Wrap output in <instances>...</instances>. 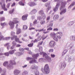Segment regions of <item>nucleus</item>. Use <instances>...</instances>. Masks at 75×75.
I'll use <instances>...</instances> for the list:
<instances>
[{"instance_id": "nucleus-49", "label": "nucleus", "mask_w": 75, "mask_h": 75, "mask_svg": "<svg viewBox=\"0 0 75 75\" xmlns=\"http://www.w3.org/2000/svg\"><path fill=\"white\" fill-rule=\"evenodd\" d=\"M52 29V28L50 27L47 29V31H51Z\"/></svg>"}, {"instance_id": "nucleus-51", "label": "nucleus", "mask_w": 75, "mask_h": 75, "mask_svg": "<svg viewBox=\"0 0 75 75\" xmlns=\"http://www.w3.org/2000/svg\"><path fill=\"white\" fill-rule=\"evenodd\" d=\"M37 40H41V36H39L37 38Z\"/></svg>"}, {"instance_id": "nucleus-29", "label": "nucleus", "mask_w": 75, "mask_h": 75, "mask_svg": "<svg viewBox=\"0 0 75 75\" xmlns=\"http://www.w3.org/2000/svg\"><path fill=\"white\" fill-rule=\"evenodd\" d=\"M58 18H59V15H55L54 16V19H58Z\"/></svg>"}, {"instance_id": "nucleus-53", "label": "nucleus", "mask_w": 75, "mask_h": 75, "mask_svg": "<svg viewBox=\"0 0 75 75\" xmlns=\"http://www.w3.org/2000/svg\"><path fill=\"white\" fill-rule=\"evenodd\" d=\"M5 55H6V56H7L8 57L9 56V53L8 52H6L4 53Z\"/></svg>"}, {"instance_id": "nucleus-19", "label": "nucleus", "mask_w": 75, "mask_h": 75, "mask_svg": "<svg viewBox=\"0 0 75 75\" xmlns=\"http://www.w3.org/2000/svg\"><path fill=\"white\" fill-rule=\"evenodd\" d=\"M65 67H66V64L65 62H64L63 63L61 64V68L64 69Z\"/></svg>"}, {"instance_id": "nucleus-3", "label": "nucleus", "mask_w": 75, "mask_h": 75, "mask_svg": "<svg viewBox=\"0 0 75 75\" xmlns=\"http://www.w3.org/2000/svg\"><path fill=\"white\" fill-rule=\"evenodd\" d=\"M15 34V32H12L11 33V35L13 37H12L11 38V40H14V38H15V40L16 42H18L19 43H21L23 42H21L19 40V39L18 38H17V36H16L14 35Z\"/></svg>"}, {"instance_id": "nucleus-62", "label": "nucleus", "mask_w": 75, "mask_h": 75, "mask_svg": "<svg viewBox=\"0 0 75 75\" xmlns=\"http://www.w3.org/2000/svg\"><path fill=\"white\" fill-rule=\"evenodd\" d=\"M41 70L42 72L43 73H44L45 72V71L44 69V68H42L41 69Z\"/></svg>"}, {"instance_id": "nucleus-50", "label": "nucleus", "mask_w": 75, "mask_h": 75, "mask_svg": "<svg viewBox=\"0 0 75 75\" xmlns=\"http://www.w3.org/2000/svg\"><path fill=\"white\" fill-rule=\"evenodd\" d=\"M5 20V18L4 17H1L0 18V21H4Z\"/></svg>"}, {"instance_id": "nucleus-42", "label": "nucleus", "mask_w": 75, "mask_h": 75, "mask_svg": "<svg viewBox=\"0 0 75 75\" xmlns=\"http://www.w3.org/2000/svg\"><path fill=\"white\" fill-rule=\"evenodd\" d=\"M12 44L13 45L15 46V45H17V43L15 41H13L12 42Z\"/></svg>"}, {"instance_id": "nucleus-57", "label": "nucleus", "mask_w": 75, "mask_h": 75, "mask_svg": "<svg viewBox=\"0 0 75 75\" xmlns=\"http://www.w3.org/2000/svg\"><path fill=\"white\" fill-rule=\"evenodd\" d=\"M65 59L66 61L68 60V59H69V56H66L65 57Z\"/></svg>"}, {"instance_id": "nucleus-1", "label": "nucleus", "mask_w": 75, "mask_h": 75, "mask_svg": "<svg viewBox=\"0 0 75 75\" xmlns=\"http://www.w3.org/2000/svg\"><path fill=\"white\" fill-rule=\"evenodd\" d=\"M54 2L59 1V2L61 3L60 7V10H62L60 12V15H62V14H65L67 12V9L66 8H64L65 7V5L67 4L66 1H63V0H54Z\"/></svg>"}, {"instance_id": "nucleus-48", "label": "nucleus", "mask_w": 75, "mask_h": 75, "mask_svg": "<svg viewBox=\"0 0 75 75\" xmlns=\"http://www.w3.org/2000/svg\"><path fill=\"white\" fill-rule=\"evenodd\" d=\"M31 42H33L34 43H35V42H38V40L37 39H35L34 41L32 40L31 41Z\"/></svg>"}, {"instance_id": "nucleus-37", "label": "nucleus", "mask_w": 75, "mask_h": 75, "mask_svg": "<svg viewBox=\"0 0 75 75\" xmlns=\"http://www.w3.org/2000/svg\"><path fill=\"white\" fill-rule=\"evenodd\" d=\"M45 21L44 20L43 21H42L40 22V24L41 25H43V24H45Z\"/></svg>"}, {"instance_id": "nucleus-26", "label": "nucleus", "mask_w": 75, "mask_h": 75, "mask_svg": "<svg viewBox=\"0 0 75 75\" xmlns=\"http://www.w3.org/2000/svg\"><path fill=\"white\" fill-rule=\"evenodd\" d=\"M21 29L20 28L17 29L16 34H19L21 33Z\"/></svg>"}, {"instance_id": "nucleus-22", "label": "nucleus", "mask_w": 75, "mask_h": 75, "mask_svg": "<svg viewBox=\"0 0 75 75\" xmlns=\"http://www.w3.org/2000/svg\"><path fill=\"white\" fill-rule=\"evenodd\" d=\"M37 13V10L35 9H33L30 12V14H35Z\"/></svg>"}, {"instance_id": "nucleus-52", "label": "nucleus", "mask_w": 75, "mask_h": 75, "mask_svg": "<svg viewBox=\"0 0 75 75\" xmlns=\"http://www.w3.org/2000/svg\"><path fill=\"white\" fill-rule=\"evenodd\" d=\"M51 58H54L55 57V54H51Z\"/></svg>"}, {"instance_id": "nucleus-34", "label": "nucleus", "mask_w": 75, "mask_h": 75, "mask_svg": "<svg viewBox=\"0 0 75 75\" xmlns=\"http://www.w3.org/2000/svg\"><path fill=\"white\" fill-rule=\"evenodd\" d=\"M42 54H43V57H45H45H46L47 55H47V53L44 52H42Z\"/></svg>"}, {"instance_id": "nucleus-39", "label": "nucleus", "mask_w": 75, "mask_h": 75, "mask_svg": "<svg viewBox=\"0 0 75 75\" xmlns=\"http://www.w3.org/2000/svg\"><path fill=\"white\" fill-rule=\"evenodd\" d=\"M34 72L35 75H39V71H38L36 70Z\"/></svg>"}, {"instance_id": "nucleus-24", "label": "nucleus", "mask_w": 75, "mask_h": 75, "mask_svg": "<svg viewBox=\"0 0 75 75\" xmlns=\"http://www.w3.org/2000/svg\"><path fill=\"white\" fill-rule=\"evenodd\" d=\"M75 4V2L74 1L71 4V5L69 6L68 7V8L69 9L71 7H72V6H74V5Z\"/></svg>"}, {"instance_id": "nucleus-47", "label": "nucleus", "mask_w": 75, "mask_h": 75, "mask_svg": "<svg viewBox=\"0 0 75 75\" xmlns=\"http://www.w3.org/2000/svg\"><path fill=\"white\" fill-rule=\"evenodd\" d=\"M10 4H11V3H8L7 4V6H6L7 8H9Z\"/></svg>"}, {"instance_id": "nucleus-43", "label": "nucleus", "mask_w": 75, "mask_h": 75, "mask_svg": "<svg viewBox=\"0 0 75 75\" xmlns=\"http://www.w3.org/2000/svg\"><path fill=\"white\" fill-rule=\"evenodd\" d=\"M28 72L27 71H23V75H26V74H27Z\"/></svg>"}, {"instance_id": "nucleus-2", "label": "nucleus", "mask_w": 75, "mask_h": 75, "mask_svg": "<svg viewBox=\"0 0 75 75\" xmlns=\"http://www.w3.org/2000/svg\"><path fill=\"white\" fill-rule=\"evenodd\" d=\"M67 49L68 50H69L71 49L70 50V52L71 54H73L75 52V46H74V44L73 43H71L70 44L68 45L67 47Z\"/></svg>"}, {"instance_id": "nucleus-38", "label": "nucleus", "mask_w": 75, "mask_h": 75, "mask_svg": "<svg viewBox=\"0 0 75 75\" xmlns=\"http://www.w3.org/2000/svg\"><path fill=\"white\" fill-rule=\"evenodd\" d=\"M42 17L41 16H39L38 17V20H39L40 21H41L42 20Z\"/></svg>"}, {"instance_id": "nucleus-45", "label": "nucleus", "mask_w": 75, "mask_h": 75, "mask_svg": "<svg viewBox=\"0 0 75 75\" xmlns=\"http://www.w3.org/2000/svg\"><path fill=\"white\" fill-rule=\"evenodd\" d=\"M33 45V43H30V44H29V45H28V47H32Z\"/></svg>"}, {"instance_id": "nucleus-13", "label": "nucleus", "mask_w": 75, "mask_h": 75, "mask_svg": "<svg viewBox=\"0 0 75 75\" xmlns=\"http://www.w3.org/2000/svg\"><path fill=\"white\" fill-rule=\"evenodd\" d=\"M51 2H47L45 4V7H48L47 8V9L48 10L50 9V8H51V6H50Z\"/></svg>"}, {"instance_id": "nucleus-55", "label": "nucleus", "mask_w": 75, "mask_h": 75, "mask_svg": "<svg viewBox=\"0 0 75 75\" xmlns=\"http://www.w3.org/2000/svg\"><path fill=\"white\" fill-rule=\"evenodd\" d=\"M19 50L20 51H24V50L21 47H20L19 49Z\"/></svg>"}, {"instance_id": "nucleus-41", "label": "nucleus", "mask_w": 75, "mask_h": 75, "mask_svg": "<svg viewBox=\"0 0 75 75\" xmlns=\"http://www.w3.org/2000/svg\"><path fill=\"white\" fill-rule=\"evenodd\" d=\"M1 25L2 26H4V25H7V24L6 23H1Z\"/></svg>"}, {"instance_id": "nucleus-44", "label": "nucleus", "mask_w": 75, "mask_h": 75, "mask_svg": "<svg viewBox=\"0 0 75 75\" xmlns=\"http://www.w3.org/2000/svg\"><path fill=\"white\" fill-rule=\"evenodd\" d=\"M33 59V58L32 57H28L26 58L27 61H30L31 59Z\"/></svg>"}, {"instance_id": "nucleus-14", "label": "nucleus", "mask_w": 75, "mask_h": 75, "mask_svg": "<svg viewBox=\"0 0 75 75\" xmlns=\"http://www.w3.org/2000/svg\"><path fill=\"white\" fill-rule=\"evenodd\" d=\"M28 4L29 6H30V7H33V6H36L37 5V3L34 2H29L28 3Z\"/></svg>"}, {"instance_id": "nucleus-36", "label": "nucleus", "mask_w": 75, "mask_h": 75, "mask_svg": "<svg viewBox=\"0 0 75 75\" xmlns=\"http://www.w3.org/2000/svg\"><path fill=\"white\" fill-rule=\"evenodd\" d=\"M53 39L54 40V41H58V38H57L56 36H55L53 37Z\"/></svg>"}, {"instance_id": "nucleus-46", "label": "nucleus", "mask_w": 75, "mask_h": 75, "mask_svg": "<svg viewBox=\"0 0 75 75\" xmlns=\"http://www.w3.org/2000/svg\"><path fill=\"white\" fill-rule=\"evenodd\" d=\"M49 26L50 27H52L53 26V23H50L49 25H48L47 27V28H48Z\"/></svg>"}, {"instance_id": "nucleus-21", "label": "nucleus", "mask_w": 75, "mask_h": 75, "mask_svg": "<svg viewBox=\"0 0 75 75\" xmlns=\"http://www.w3.org/2000/svg\"><path fill=\"white\" fill-rule=\"evenodd\" d=\"M38 56H39V54H34L32 55V57L35 59H37Z\"/></svg>"}, {"instance_id": "nucleus-6", "label": "nucleus", "mask_w": 75, "mask_h": 75, "mask_svg": "<svg viewBox=\"0 0 75 75\" xmlns=\"http://www.w3.org/2000/svg\"><path fill=\"white\" fill-rule=\"evenodd\" d=\"M56 42L54 41H51L49 43L50 47V48H54L56 44Z\"/></svg>"}, {"instance_id": "nucleus-8", "label": "nucleus", "mask_w": 75, "mask_h": 75, "mask_svg": "<svg viewBox=\"0 0 75 75\" xmlns=\"http://www.w3.org/2000/svg\"><path fill=\"white\" fill-rule=\"evenodd\" d=\"M57 2V3L56 7H55L53 9L54 11L56 12L58 10L59 6L60 5V3H61V2H60L59 1Z\"/></svg>"}, {"instance_id": "nucleus-31", "label": "nucleus", "mask_w": 75, "mask_h": 75, "mask_svg": "<svg viewBox=\"0 0 75 75\" xmlns=\"http://www.w3.org/2000/svg\"><path fill=\"white\" fill-rule=\"evenodd\" d=\"M23 53L22 52H17L16 53V55H18V56H20V55H23Z\"/></svg>"}, {"instance_id": "nucleus-28", "label": "nucleus", "mask_w": 75, "mask_h": 75, "mask_svg": "<svg viewBox=\"0 0 75 75\" xmlns=\"http://www.w3.org/2000/svg\"><path fill=\"white\" fill-rule=\"evenodd\" d=\"M51 37L53 38L55 36V34L54 32L50 34Z\"/></svg>"}, {"instance_id": "nucleus-23", "label": "nucleus", "mask_w": 75, "mask_h": 75, "mask_svg": "<svg viewBox=\"0 0 75 75\" xmlns=\"http://www.w3.org/2000/svg\"><path fill=\"white\" fill-rule=\"evenodd\" d=\"M9 63L11 65H16V63L14 60H11L9 61Z\"/></svg>"}, {"instance_id": "nucleus-35", "label": "nucleus", "mask_w": 75, "mask_h": 75, "mask_svg": "<svg viewBox=\"0 0 75 75\" xmlns=\"http://www.w3.org/2000/svg\"><path fill=\"white\" fill-rule=\"evenodd\" d=\"M44 34H47V33H48L49 32V31H47L46 32H45L46 31V29H44V28H43Z\"/></svg>"}, {"instance_id": "nucleus-9", "label": "nucleus", "mask_w": 75, "mask_h": 75, "mask_svg": "<svg viewBox=\"0 0 75 75\" xmlns=\"http://www.w3.org/2000/svg\"><path fill=\"white\" fill-rule=\"evenodd\" d=\"M3 65L4 67H7L8 69L11 68V66L10 65V64L8 65V61L5 62L3 64Z\"/></svg>"}, {"instance_id": "nucleus-30", "label": "nucleus", "mask_w": 75, "mask_h": 75, "mask_svg": "<svg viewBox=\"0 0 75 75\" xmlns=\"http://www.w3.org/2000/svg\"><path fill=\"white\" fill-rule=\"evenodd\" d=\"M70 40H75V37L71 36L70 37Z\"/></svg>"}, {"instance_id": "nucleus-40", "label": "nucleus", "mask_w": 75, "mask_h": 75, "mask_svg": "<svg viewBox=\"0 0 75 75\" xmlns=\"http://www.w3.org/2000/svg\"><path fill=\"white\" fill-rule=\"evenodd\" d=\"M14 8H13V9L12 10H10L9 11V13L10 14H12L13 12H14Z\"/></svg>"}, {"instance_id": "nucleus-33", "label": "nucleus", "mask_w": 75, "mask_h": 75, "mask_svg": "<svg viewBox=\"0 0 75 75\" xmlns=\"http://www.w3.org/2000/svg\"><path fill=\"white\" fill-rule=\"evenodd\" d=\"M28 28V27H27V26L25 25H24L23 26V30H27Z\"/></svg>"}, {"instance_id": "nucleus-5", "label": "nucleus", "mask_w": 75, "mask_h": 75, "mask_svg": "<svg viewBox=\"0 0 75 75\" xmlns=\"http://www.w3.org/2000/svg\"><path fill=\"white\" fill-rule=\"evenodd\" d=\"M44 70L46 74H48L50 73V68L48 64L45 65L44 67Z\"/></svg>"}, {"instance_id": "nucleus-54", "label": "nucleus", "mask_w": 75, "mask_h": 75, "mask_svg": "<svg viewBox=\"0 0 75 75\" xmlns=\"http://www.w3.org/2000/svg\"><path fill=\"white\" fill-rule=\"evenodd\" d=\"M2 7L3 9L6 8V5L4 3L3 4L2 6Z\"/></svg>"}, {"instance_id": "nucleus-4", "label": "nucleus", "mask_w": 75, "mask_h": 75, "mask_svg": "<svg viewBox=\"0 0 75 75\" xmlns=\"http://www.w3.org/2000/svg\"><path fill=\"white\" fill-rule=\"evenodd\" d=\"M17 23L18 21L17 20L16 18H14L13 19V22L10 21L9 23V25H10V28L11 29H13L14 27V23Z\"/></svg>"}, {"instance_id": "nucleus-61", "label": "nucleus", "mask_w": 75, "mask_h": 75, "mask_svg": "<svg viewBox=\"0 0 75 75\" xmlns=\"http://www.w3.org/2000/svg\"><path fill=\"white\" fill-rule=\"evenodd\" d=\"M53 31H58V29L57 28H54L53 29Z\"/></svg>"}, {"instance_id": "nucleus-27", "label": "nucleus", "mask_w": 75, "mask_h": 75, "mask_svg": "<svg viewBox=\"0 0 75 75\" xmlns=\"http://www.w3.org/2000/svg\"><path fill=\"white\" fill-rule=\"evenodd\" d=\"M74 24V21H71L70 22L68 23L69 26H71L72 25Z\"/></svg>"}, {"instance_id": "nucleus-25", "label": "nucleus", "mask_w": 75, "mask_h": 75, "mask_svg": "<svg viewBox=\"0 0 75 75\" xmlns=\"http://www.w3.org/2000/svg\"><path fill=\"white\" fill-rule=\"evenodd\" d=\"M14 51H16V50H10L9 52V54H10L11 55H12V54H13L14 53Z\"/></svg>"}, {"instance_id": "nucleus-7", "label": "nucleus", "mask_w": 75, "mask_h": 75, "mask_svg": "<svg viewBox=\"0 0 75 75\" xmlns=\"http://www.w3.org/2000/svg\"><path fill=\"white\" fill-rule=\"evenodd\" d=\"M10 37L4 38L3 36L1 35V33L0 32V41H1L2 40H10Z\"/></svg>"}, {"instance_id": "nucleus-32", "label": "nucleus", "mask_w": 75, "mask_h": 75, "mask_svg": "<svg viewBox=\"0 0 75 75\" xmlns=\"http://www.w3.org/2000/svg\"><path fill=\"white\" fill-rule=\"evenodd\" d=\"M72 59H73V57H70V58L69 59V60L68 61V62H70L71 61Z\"/></svg>"}, {"instance_id": "nucleus-59", "label": "nucleus", "mask_w": 75, "mask_h": 75, "mask_svg": "<svg viewBox=\"0 0 75 75\" xmlns=\"http://www.w3.org/2000/svg\"><path fill=\"white\" fill-rule=\"evenodd\" d=\"M10 45L9 43H7L6 44L4 45V47H6L7 46H8Z\"/></svg>"}, {"instance_id": "nucleus-16", "label": "nucleus", "mask_w": 75, "mask_h": 75, "mask_svg": "<svg viewBox=\"0 0 75 75\" xmlns=\"http://www.w3.org/2000/svg\"><path fill=\"white\" fill-rule=\"evenodd\" d=\"M25 0H21V1L18 3V4L21 6H24Z\"/></svg>"}, {"instance_id": "nucleus-63", "label": "nucleus", "mask_w": 75, "mask_h": 75, "mask_svg": "<svg viewBox=\"0 0 75 75\" xmlns=\"http://www.w3.org/2000/svg\"><path fill=\"white\" fill-rule=\"evenodd\" d=\"M4 50V49L3 48H1L0 49V53H1L0 52H3V51Z\"/></svg>"}, {"instance_id": "nucleus-11", "label": "nucleus", "mask_w": 75, "mask_h": 75, "mask_svg": "<svg viewBox=\"0 0 75 75\" xmlns=\"http://www.w3.org/2000/svg\"><path fill=\"white\" fill-rule=\"evenodd\" d=\"M39 14H40L42 16L43 18L44 19L46 18V16H45V14L44 13V11L42 10H40L39 12Z\"/></svg>"}, {"instance_id": "nucleus-58", "label": "nucleus", "mask_w": 75, "mask_h": 75, "mask_svg": "<svg viewBox=\"0 0 75 75\" xmlns=\"http://www.w3.org/2000/svg\"><path fill=\"white\" fill-rule=\"evenodd\" d=\"M44 60V58H40L39 59V62H41L42 61Z\"/></svg>"}, {"instance_id": "nucleus-17", "label": "nucleus", "mask_w": 75, "mask_h": 75, "mask_svg": "<svg viewBox=\"0 0 75 75\" xmlns=\"http://www.w3.org/2000/svg\"><path fill=\"white\" fill-rule=\"evenodd\" d=\"M28 15L27 14L25 15L22 16V18L23 20H26L27 19Z\"/></svg>"}, {"instance_id": "nucleus-56", "label": "nucleus", "mask_w": 75, "mask_h": 75, "mask_svg": "<svg viewBox=\"0 0 75 75\" xmlns=\"http://www.w3.org/2000/svg\"><path fill=\"white\" fill-rule=\"evenodd\" d=\"M54 51V50L53 49H50L49 50V52H52Z\"/></svg>"}, {"instance_id": "nucleus-10", "label": "nucleus", "mask_w": 75, "mask_h": 75, "mask_svg": "<svg viewBox=\"0 0 75 75\" xmlns=\"http://www.w3.org/2000/svg\"><path fill=\"white\" fill-rule=\"evenodd\" d=\"M56 36L58 39H61L62 37V33L58 32L56 34Z\"/></svg>"}, {"instance_id": "nucleus-64", "label": "nucleus", "mask_w": 75, "mask_h": 75, "mask_svg": "<svg viewBox=\"0 0 75 75\" xmlns=\"http://www.w3.org/2000/svg\"><path fill=\"white\" fill-rule=\"evenodd\" d=\"M37 20H35V21L33 22L34 24H37Z\"/></svg>"}, {"instance_id": "nucleus-12", "label": "nucleus", "mask_w": 75, "mask_h": 75, "mask_svg": "<svg viewBox=\"0 0 75 75\" xmlns=\"http://www.w3.org/2000/svg\"><path fill=\"white\" fill-rule=\"evenodd\" d=\"M45 60L48 62H50L52 61V59H51V57H50L48 55H47L45 57Z\"/></svg>"}, {"instance_id": "nucleus-18", "label": "nucleus", "mask_w": 75, "mask_h": 75, "mask_svg": "<svg viewBox=\"0 0 75 75\" xmlns=\"http://www.w3.org/2000/svg\"><path fill=\"white\" fill-rule=\"evenodd\" d=\"M31 69H38V66L35 65H32Z\"/></svg>"}, {"instance_id": "nucleus-20", "label": "nucleus", "mask_w": 75, "mask_h": 75, "mask_svg": "<svg viewBox=\"0 0 75 75\" xmlns=\"http://www.w3.org/2000/svg\"><path fill=\"white\" fill-rule=\"evenodd\" d=\"M20 72V71L18 70H15L14 71V75H17L19 74Z\"/></svg>"}, {"instance_id": "nucleus-15", "label": "nucleus", "mask_w": 75, "mask_h": 75, "mask_svg": "<svg viewBox=\"0 0 75 75\" xmlns=\"http://www.w3.org/2000/svg\"><path fill=\"white\" fill-rule=\"evenodd\" d=\"M34 63H37V61L35 59H33V58H32V59L30 60L29 64H34Z\"/></svg>"}, {"instance_id": "nucleus-60", "label": "nucleus", "mask_w": 75, "mask_h": 75, "mask_svg": "<svg viewBox=\"0 0 75 75\" xmlns=\"http://www.w3.org/2000/svg\"><path fill=\"white\" fill-rule=\"evenodd\" d=\"M16 6V3L15 2H13V4H12V5L11 6V7H14Z\"/></svg>"}]
</instances>
